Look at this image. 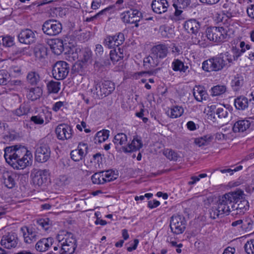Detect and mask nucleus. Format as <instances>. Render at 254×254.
Listing matches in <instances>:
<instances>
[{
	"mask_svg": "<svg viewBox=\"0 0 254 254\" xmlns=\"http://www.w3.org/2000/svg\"><path fill=\"white\" fill-rule=\"evenodd\" d=\"M168 6V1L166 0H153L151 4L153 11L158 14L166 12Z\"/></svg>",
	"mask_w": 254,
	"mask_h": 254,
	"instance_id": "393cba45",
	"label": "nucleus"
},
{
	"mask_svg": "<svg viewBox=\"0 0 254 254\" xmlns=\"http://www.w3.org/2000/svg\"><path fill=\"white\" fill-rule=\"evenodd\" d=\"M186 226V221L184 216L179 214L173 215L171 218L170 227L171 231L175 234L183 233Z\"/></svg>",
	"mask_w": 254,
	"mask_h": 254,
	"instance_id": "6e6552de",
	"label": "nucleus"
},
{
	"mask_svg": "<svg viewBox=\"0 0 254 254\" xmlns=\"http://www.w3.org/2000/svg\"><path fill=\"white\" fill-rule=\"evenodd\" d=\"M34 53L37 59L41 60L47 57V49L42 45H38L34 48Z\"/></svg>",
	"mask_w": 254,
	"mask_h": 254,
	"instance_id": "c9c22d12",
	"label": "nucleus"
},
{
	"mask_svg": "<svg viewBox=\"0 0 254 254\" xmlns=\"http://www.w3.org/2000/svg\"><path fill=\"white\" fill-rule=\"evenodd\" d=\"M151 53L160 61L167 57L168 54V47L165 44H160L153 46L151 50Z\"/></svg>",
	"mask_w": 254,
	"mask_h": 254,
	"instance_id": "6ab92c4d",
	"label": "nucleus"
},
{
	"mask_svg": "<svg viewBox=\"0 0 254 254\" xmlns=\"http://www.w3.org/2000/svg\"><path fill=\"white\" fill-rule=\"evenodd\" d=\"M243 167L241 165H239L234 169L228 168L221 169L220 172L222 173H229L230 175H232L234 172L238 171L242 169Z\"/></svg>",
	"mask_w": 254,
	"mask_h": 254,
	"instance_id": "0e129e2a",
	"label": "nucleus"
},
{
	"mask_svg": "<svg viewBox=\"0 0 254 254\" xmlns=\"http://www.w3.org/2000/svg\"><path fill=\"white\" fill-rule=\"evenodd\" d=\"M69 65L64 61L57 62L53 67L52 74L57 80H63L67 76L69 71Z\"/></svg>",
	"mask_w": 254,
	"mask_h": 254,
	"instance_id": "0eeeda50",
	"label": "nucleus"
},
{
	"mask_svg": "<svg viewBox=\"0 0 254 254\" xmlns=\"http://www.w3.org/2000/svg\"><path fill=\"white\" fill-rule=\"evenodd\" d=\"M244 248L247 254H254V240L248 241L245 244Z\"/></svg>",
	"mask_w": 254,
	"mask_h": 254,
	"instance_id": "bf43d9fd",
	"label": "nucleus"
},
{
	"mask_svg": "<svg viewBox=\"0 0 254 254\" xmlns=\"http://www.w3.org/2000/svg\"><path fill=\"white\" fill-rule=\"evenodd\" d=\"M212 137L209 135H204L203 136L195 138L194 143L199 147L207 145L212 140Z\"/></svg>",
	"mask_w": 254,
	"mask_h": 254,
	"instance_id": "a18cd8bd",
	"label": "nucleus"
},
{
	"mask_svg": "<svg viewBox=\"0 0 254 254\" xmlns=\"http://www.w3.org/2000/svg\"><path fill=\"white\" fill-rule=\"evenodd\" d=\"M91 51L88 49H83L82 50H79V54H77V49H76V53L77 54V59H79L82 61V62H87L91 57Z\"/></svg>",
	"mask_w": 254,
	"mask_h": 254,
	"instance_id": "58836bf2",
	"label": "nucleus"
},
{
	"mask_svg": "<svg viewBox=\"0 0 254 254\" xmlns=\"http://www.w3.org/2000/svg\"><path fill=\"white\" fill-rule=\"evenodd\" d=\"M200 26L199 22L194 19L187 20L184 24V28L188 33L196 35L199 30Z\"/></svg>",
	"mask_w": 254,
	"mask_h": 254,
	"instance_id": "5701e85b",
	"label": "nucleus"
},
{
	"mask_svg": "<svg viewBox=\"0 0 254 254\" xmlns=\"http://www.w3.org/2000/svg\"><path fill=\"white\" fill-rule=\"evenodd\" d=\"M17 146L14 145L5 147L4 157L6 162L14 169H23L30 164L32 155L26 148Z\"/></svg>",
	"mask_w": 254,
	"mask_h": 254,
	"instance_id": "f03ea898",
	"label": "nucleus"
},
{
	"mask_svg": "<svg viewBox=\"0 0 254 254\" xmlns=\"http://www.w3.org/2000/svg\"><path fill=\"white\" fill-rule=\"evenodd\" d=\"M18 38L20 43L27 45L34 43L36 39L34 32L29 29L22 30Z\"/></svg>",
	"mask_w": 254,
	"mask_h": 254,
	"instance_id": "f3484780",
	"label": "nucleus"
},
{
	"mask_svg": "<svg viewBox=\"0 0 254 254\" xmlns=\"http://www.w3.org/2000/svg\"><path fill=\"white\" fill-rule=\"evenodd\" d=\"M109 130L106 129L98 131L94 138V143L98 144L105 141L109 137Z\"/></svg>",
	"mask_w": 254,
	"mask_h": 254,
	"instance_id": "f704fd0d",
	"label": "nucleus"
},
{
	"mask_svg": "<svg viewBox=\"0 0 254 254\" xmlns=\"http://www.w3.org/2000/svg\"><path fill=\"white\" fill-rule=\"evenodd\" d=\"M231 51L233 53V56L231 55L232 64L233 61H237L238 59L241 56V55L243 53V51L242 50H240V49L236 46H232L231 48Z\"/></svg>",
	"mask_w": 254,
	"mask_h": 254,
	"instance_id": "4d7b16f0",
	"label": "nucleus"
},
{
	"mask_svg": "<svg viewBox=\"0 0 254 254\" xmlns=\"http://www.w3.org/2000/svg\"><path fill=\"white\" fill-rule=\"evenodd\" d=\"M253 221L251 218H246L243 220V223L241 225V228L246 229V231H250L253 228Z\"/></svg>",
	"mask_w": 254,
	"mask_h": 254,
	"instance_id": "13d9d810",
	"label": "nucleus"
},
{
	"mask_svg": "<svg viewBox=\"0 0 254 254\" xmlns=\"http://www.w3.org/2000/svg\"><path fill=\"white\" fill-rule=\"evenodd\" d=\"M244 82L243 77L240 75L237 74L232 80L231 84L234 91H238L243 85Z\"/></svg>",
	"mask_w": 254,
	"mask_h": 254,
	"instance_id": "c03bdc74",
	"label": "nucleus"
},
{
	"mask_svg": "<svg viewBox=\"0 0 254 254\" xmlns=\"http://www.w3.org/2000/svg\"><path fill=\"white\" fill-rule=\"evenodd\" d=\"M10 75L4 69L0 70V85H6L9 81Z\"/></svg>",
	"mask_w": 254,
	"mask_h": 254,
	"instance_id": "6e6d98bb",
	"label": "nucleus"
},
{
	"mask_svg": "<svg viewBox=\"0 0 254 254\" xmlns=\"http://www.w3.org/2000/svg\"><path fill=\"white\" fill-rule=\"evenodd\" d=\"M103 157L104 155L100 153H96L93 155V159L95 162H97L99 166L102 163Z\"/></svg>",
	"mask_w": 254,
	"mask_h": 254,
	"instance_id": "338daca9",
	"label": "nucleus"
},
{
	"mask_svg": "<svg viewBox=\"0 0 254 254\" xmlns=\"http://www.w3.org/2000/svg\"><path fill=\"white\" fill-rule=\"evenodd\" d=\"M109 56L110 59L108 58V56H107V59H104L102 58V62H103L104 65L105 66L110 65L111 64L110 61H112L113 64H115L120 60L123 59V58L118 54L117 50H111L110 51Z\"/></svg>",
	"mask_w": 254,
	"mask_h": 254,
	"instance_id": "c85d7f7f",
	"label": "nucleus"
},
{
	"mask_svg": "<svg viewBox=\"0 0 254 254\" xmlns=\"http://www.w3.org/2000/svg\"><path fill=\"white\" fill-rule=\"evenodd\" d=\"M14 44L13 38L6 36L5 37H0V45H2L5 47H11Z\"/></svg>",
	"mask_w": 254,
	"mask_h": 254,
	"instance_id": "5fc2aeb1",
	"label": "nucleus"
},
{
	"mask_svg": "<svg viewBox=\"0 0 254 254\" xmlns=\"http://www.w3.org/2000/svg\"><path fill=\"white\" fill-rule=\"evenodd\" d=\"M115 89V85L111 81L95 80L90 92L93 98L101 99L111 94Z\"/></svg>",
	"mask_w": 254,
	"mask_h": 254,
	"instance_id": "20e7f679",
	"label": "nucleus"
},
{
	"mask_svg": "<svg viewBox=\"0 0 254 254\" xmlns=\"http://www.w3.org/2000/svg\"><path fill=\"white\" fill-rule=\"evenodd\" d=\"M173 6L175 8V14L180 15L182 12V9L186 8L190 6L191 0H173Z\"/></svg>",
	"mask_w": 254,
	"mask_h": 254,
	"instance_id": "bb28decb",
	"label": "nucleus"
},
{
	"mask_svg": "<svg viewBox=\"0 0 254 254\" xmlns=\"http://www.w3.org/2000/svg\"><path fill=\"white\" fill-rule=\"evenodd\" d=\"M64 242L61 244V254H73L77 247V241L74 235L67 233Z\"/></svg>",
	"mask_w": 254,
	"mask_h": 254,
	"instance_id": "9d476101",
	"label": "nucleus"
},
{
	"mask_svg": "<svg viewBox=\"0 0 254 254\" xmlns=\"http://www.w3.org/2000/svg\"><path fill=\"white\" fill-rule=\"evenodd\" d=\"M57 138L59 140H64L71 138L73 134L72 127L67 124L59 125L55 129Z\"/></svg>",
	"mask_w": 254,
	"mask_h": 254,
	"instance_id": "2eb2a0df",
	"label": "nucleus"
},
{
	"mask_svg": "<svg viewBox=\"0 0 254 254\" xmlns=\"http://www.w3.org/2000/svg\"><path fill=\"white\" fill-rule=\"evenodd\" d=\"M16 178V175L12 172L6 171L0 172V181L8 189H12L15 187Z\"/></svg>",
	"mask_w": 254,
	"mask_h": 254,
	"instance_id": "a211bd4d",
	"label": "nucleus"
},
{
	"mask_svg": "<svg viewBox=\"0 0 254 254\" xmlns=\"http://www.w3.org/2000/svg\"><path fill=\"white\" fill-rule=\"evenodd\" d=\"M42 89L39 87H32L27 91V97L32 101L39 99L42 94Z\"/></svg>",
	"mask_w": 254,
	"mask_h": 254,
	"instance_id": "2f4dec72",
	"label": "nucleus"
},
{
	"mask_svg": "<svg viewBox=\"0 0 254 254\" xmlns=\"http://www.w3.org/2000/svg\"><path fill=\"white\" fill-rule=\"evenodd\" d=\"M203 34L199 33L196 39L194 40V42L196 44H198L202 47H205L207 46V44L205 42V40H203Z\"/></svg>",
	"mask_w": 254,
	"mask_h": 254,
	"instance_id": "680f3d73",
	"label": "nucleus"
},
{
	"mask_svg": "<svg viewBox=\"0 0 254 254\" xmlns=\"http://www.w3.org/2000/svg\"><path fill=\"white\" fill-rule=\"evenodd\" d=\"M49 174V171L48 170H39L34 173L33 181L35 184L39 186H42L47 183Z\"/></svg>",
	"mask_w": 254,
	"mask_h": 254,
	"instance_id": "aec40b11",
	"label": "nucleus"
},
{
	"mask_svg": "<svg viewBox=\"0 0 254 254\" xmlns=\"http://www.w3.org/2000/svg\"><path fill=\"white\" fill-rule=\"evenodd\" d=\"M111 8H112V6H109V7L102 10L101 11H100V12L97 13L96 14H95L94 16L86 18L85 21L86 22H90V21H93L95 19L97 18L100 15L103 14L105 12L109 10Z\"/></svg>",
	"mask_w": 254,
	"mask_h": 254,
	"instance_id": "e2e57ef3",
	"label": "nucleus"
},
{
	"mask_svg": "<svg viewBox=\"0 0 254 254\" xmlns=\"http://www.w3.org/2000/svg\"><path fill=\"white\" fill-rule=\"evenodd\" d=\"M54 242L52 237L42 238L39 240L35 245V249L39 252H45L48 250Z\"/></svg>",
	"mask_w": 254,
	"mask_h": 254,
	"instance_id": "b1692460",
	"label": "nucleus"
},
{
	"mask_svg": "<svg viewBox=\"0 0 254 254\" xmlns=\"http://www.w3.org/2000/svg\"><path fill=\"white\" fill-rule=\"evenodd\" d=\"M163 154L169 160L176 161L179 157L178 153L172 149H167L163 151Z\"/></svg>",
	"mask_w": 254,
	"mask_h": 254,
	"instance_id": "864d4df0",
	"label": "nucleus"
},
{
	"mask_svg": "<svg viewBox=\"0 0 254 254\" xmlns=\"http://www.w3.org/2000/svg\"><path fill=\"white\" fill-rule=\"evenodd\" d=\"M143 146V143L141 137L138 136L133 137L131 143L127 144V146H123V150L124 152H131L139 150Z\"/></svg>",
	"mask_w": 254,
	"mask_h": 254,
	"instance_id": "4be33fe9",
	"label": "nucleus"
},
{
	"mask_svg": "<svg viewBox=\"0 0 254 254\" xmlns=\"http://www.w3.org/2000/svg\"><path fill=\"white\" fill-rule=\"evenodd\" d=\"M30 121L37 125H42L44 122L43 118L39 115L32 116Z\"/></svg>",
	"mask_w": 254,
	"mask_h": 254,
	"instance_id": "69168bd1",
	"label": "nucleus"
},
{
	"mask_svg": "<svg viewBox=\"0 0 254 254\" xmlns=\"http://www.w3.org/2000/svg\"><path fill=\"white\" fill-rule=\"evenodd\" d=\"M64 102L62 101H59L55 103L52 107V110L55 112L59 111L60 109L64 106Z\"/></svg>",
	"mask_w": 254,
	"mask_h": 254,
	"instance_id": "774afa93",
	"label": "nucleus"
},
{
	"mask_svg": "<svg viewBox=\"0 0 254 254\" xmlns=\"http://www.w3.org/2000/svg\"><path fill=\"white\" fill-rule=\"evenodd\" d=\"M211 95L212 96H219L226 91V87L225 85H217L213 87L211 89Z\"/></svg>",
	"mask_w": 254,
	"mask_h": 254,
	"instance_id": "09e8293b",
	"label": "nucleus"
},
{
	"mask_svg": "<svg viewBox=\"0 0 254 254\" xmlns=\"http://www.w3.org/2000/svg\"><path fill=\"white\" fill-rule=\"evenodd\" d=\"M61 83L51 80L47 85V89L50 93H57L60 89Z\"/></svg>",
	"mask_w": 254,
	"mask_h": 254,
	"instance_id": "49530a36",
	"label": "nucleus"
},
{
	"mask_svg": "<svg viewBox=\"0 0 254 254\" xmlns=\"http://www.w3.org/2000/svg\"><path fill=\"white\" fill-rule=\"evenodd\" d=\"M88 150L87 144L80 142L78 144L77 149L71 151V158L75 162L79 161L87 154Z\"/></svg>",
	"mask_w": 254,
	"mask_h": 254,
	"instance_id": "dca6fc26",
	"label": "nucleus"
},
{
	"mask_svg": "<svg viewBox=\"0 0 254 254\" xmlns=\"http://www.w3.org/2000/svg\"><path fill=\"white\" fill-rule=\"evenodd\" d=\"M160 30L162 36L164 38H169L173 34L172 28L168 26L162 25L160 26Z\"/></svg>",
	"mask_w": 254,
	"mask_h": 254,
	"instance_id": "603ef678",
	"label": "nucleus"
},
{
	"mask_svg": "<svg viewBox=\"0 0 254 254\" xmlns=\"http://www.w3.org/2000/svg\"><path fill=\"white\" fill-rule=\"evenodd\" d=\"M19 242L17 234L15 232H8L2 237L0 244L4 248L7 249L15 248L17 247Z\"/></svg>",
	"mask_w": 254,
	"mask_h": 254,
	"instance_id": "ddd939ff",
	"label": "nucleus"
},
{
	"mask_svg": "<svg viewBox=\"0 0 254 254\" xmlns=\"http://www.w3.org/2000/svg\"><path fill=\"white\" fill-rule=\"evenodd\" d=\"M104 175L102 171L94 174L91 177V180L93 184L102 185L105 183L104 179Z\"/></svg>",
	"mask_w": 254,
	"mask_h": 254,
	"instance_id": "3c124183",
	"label": "nucleus"
},
{
	"mask_svg": "<svg viewBox=\"0 0 254 254\" xmlns=\"http://www.w3.org/2000/svg\"><path fill=\"white\" fill-rule=\"evenodd\" d=\"M172 67L174 71L186 72L189 67L185 65L184 63L179 59H175L172 63Z\"/></svg>",
	"mask_w": 254,
	"mask_h": 254,
	"instance_id": "4c0bfd02",
	"label": "nucleus"
},
{
	"mask_svg": "<svg viewBox=\"0 0 254 254\" xmlns=\"http://www.w3.org/2000/svg\"><path fill=\"white\" fill-rule=\"evenodd\" d=\"M30 111V108L28 105L21 104L19 107L11 111L12 115L18 117H21L27 115Z\"/></svg>",
	"mask_w": 254,
	"mask_h": 254,
	"instance_id": "ea45409f",
	"label": "nucleus"
},
{
	"mask_svg": "<svg viewBox=\"0 0 254 254\" xmlns=\"http://www.w3.org/2000/svg\"><path fill=\"white\" fill-rule=\"evenodd\" d=\"M51 151L49 145L42 139L37 145L35 152V159L39 163L47 162L51 156Z\"/></svg>",
	"mask_w": 254,
	"mask_h": 254,
	"instance_id": "423d86ee",
	"label": "nucleus"
},
{
	"mask_svg": "<svg viewBox=\"0 0 254 254\" xmlns=\"http://www.w3.org/2000/svg\"><path fill=\"white\" fill-rule=\"evenodd\" d=\"M240 199V203L238 204L237 205H235V209L233 211L236 210V214H243L247 210L249 207V202L246 200ZM236 204V203H235Z\"/></svg>",
	"mask_w": 254,
	"mask_h": 254,
	"instance_id": "79ce46f5",
	"label": "nucleus"
},
{
	"mask_svg": "<svg viewBox=\"0 0 254 254\" xmlns=\"http://www.w3.org/2000/svg\"><path fill=\"white\" fill-rule=\"evenodd\" d=\"M193 95L196 100L198 102L206 99V91L204 90L203 86L200 85L195 86L193 89Z\"/></svg>",
	"mask_w": 254,
	"mask_h": 254,
	"instance_id": "cd10ccee",
	"label": "nucleus"
},
{
	"mask_svg": "<svg viewBox=\"0 0 254 254\" xmlns=\"http://www.w3.org/2000/svg\"><path fill=\"white\" fill-rule=\"evenodd\" d=\"M102 173L104 175V179L105 180V183L112 181L116 179V177H114L113 172L111 170L102 171Z\"/></svg>",
	"mask_w": 254,
	"mask_h": 254,
	"instance_id": "052dcab7",
	"label": "nucleus"
},
{
	"mask_svg": "<svg viewBox=\"0 0 254 254\" xmlns=\"http://www.w3.org/2000/svg\"><path fill=\"white\" fill-rule=\"evenodd\" d=\"M252 122L245 119L236 121L233 125L232 130L235 133H241L247 131L250 128Z\"/></svg>",
	"mask_w": 254,
	"mask_h": 254,
	"instance_id": "412c9836",
	"label": "nucleus"
},
{
	"mask_svg": "<svg viewBox=\"0 0 254 254\" xmlns=\"http://www.w3.org/2000/svg\"><path fill=\"white\" fill-rule=\"evenodd\" d=\"M143 62L144 66H146L147 68H151L157 66L159 64L160 61L156 58L155 56H153L151 53L149 56L144 59Z\"/></svg>",
	"mask_w": 254,
	"mask_h": 254,
	"instance_id": "72a5a7b5",
	"label": "nucleus"
},
{
	"mask_svg": "<svg viewBox=\"0 0 254 254\" xmlns=\"http://www.w3.org/2000/svg\"><path fill=\"white\" fill-rule=\"evenodd\" d=\"M13 54L17 57H20L22 55L30 56L31 55L30 47L16 48L13 50Z\"/></svg>",
	"mask_w": 254,
	"mask_h": 254,
	"instance_id": "8fccbe9b",
	"label": "nucleus"
},
{
	"mask_svg": "<svg viewBox=\"0 0 254 254\" xmlns=\"http://www.w3.org/2000/svg\"><path fill=\"white\" fill-rule=\"evenodd\" d=\"M122 19L124 22L129 24H135V26L138 27V22L142 18V13L136 9H130L124 12L122 14Z\"/></svg>",
	"mask_w": 254,
	"mask_h": 254,
	"instance_id": "9b49d317",
	"label": "nucleus"
},
{
	"mask_svg": "<svg viewBox=\"0 0 254 254\" xmlns=\"http://www.w3.org/2000/svg\"><path fill=\"white\" fill-rule=\"evenodd\" d=\"M244 192L240 190L231 191L220 196L216 206L210 210V216L213 219L229 215L235 208V203L243 198Z\"/></svg>",
	"mask_w": 254,
	"mask_h": 254,
	"instance_id": "f257e3e1",
	"label": "nucleus"
},
{
	"mask_svg": "<svg viewBox=\"0 0 254 254\" xmlns=\"http://www.w3.org/2000/svg\"><path fill=\"white\" fill-rule=\"evenodd\" d=\"M184 113V109L182 107L176 106L170 110V113H168L169 116L172 118L180 117Z\"/></svg>",
	"mask_w": 254,
	"mask_h": 254,
	"instance_id": "de8ad7c7",
	"label": "nucleus"
},
{
	"mask_svg": "<svg viewBox=\"0 0 254 254\" xmlns=\"http://www.w3.org/2000/svg\"><path fill=\"white\" fill-rule=\"evenodd\" d=\"M228 110L225 106L217 108L216 111L214 112V115H216L218 118L225 120L226 121H227L226 119L228 118Z\"/></svg>",
	"mask_w": 254,
	"mask_h": 254,
	"instance_id": "37998d69",
	"label": "nucleus"
},
{
	"mask_svg": "<svg viewBox=\"0 0 254 254\" xmlns=\"http://www.w3.org/2000/svg\"><path fill=\"white\" fill-rule=\"evenodd\" d=\"M48 44L53 52L57 55H61L64 51V44L63 40L59 39H52L48 41Z\"/></svg>",
	"mask_w": 254,
	"mask_h": 254,
	"instance_id": "a878e982",
	"label": "nucleus"
},
{
	"mask_svg": "<svg viewBox=\"0 0 254 254\" xmlns=\"http://www.w3.org/2000/svg\"><path fill=\"white\" fill-rule=\"evenodd\" d=\"M27 82L31 85H38L41 80L39 73L36 71H29L26 76Z\"/></svg>",
	"mask_w": 254,
	"mask_h": 254,
	"instance_id": "7c9ffc66",
	"label": "nucleus"
},
{
	"mask_svg": "<svg viewBox=\"0 0 254 254\" xmlns=\"http://www.w3.org/2000/svg\"><path fill=\"white\" fill-rule=\"evenodd\" d=\"M34 227H22L20 231L22 233L24 242L27 244H31L35 242L39 238L40 235Z\"/></svg>",
	"mask_w": 254,
	"mask_h": 254,
	"instance_id": "f8f14e48",
	"label": "nucleus"
},
{
	"mask_svg": "<svg viewBox=\"0 0 254 254\" xmlns=\"http://www.w3.org/2000/svg\"><path fill=\"white\" fill-rule=\"evenodd\" d=\"M232 64L231 55L229 52L221 53L213 58L205 61L202 68L206 71H219L228 68Z\"/></svg>",
	"mask_w": 254,
	"mask_h": 254,
	"instance_id": "7ed1b4c3",
	"label": "nucleus"
},
{
	"mask_svg": "<svg viewBox=\"0 0 254 254\" xmlns=\"http://www.w3.org/2000/svg\"><path fill=\"white\" fill-rule=\"evenodd\" d=\"M42 30L45 34L49 36H56L62 32V25L57 20H48L43 23Z\"/></svg>",
	"mask_w": 254,
	"mask_h": 254,
	"instance_id": "1a4fd4ad",
	"label": "nucleus"
},
{
	"mask_svg": "<svg viewBox=\"0 0 254 254\" xmlns=\"http://www.w3.org/2000/svg\"><path fill=\"white\" fill-rule=\"evenodd\" d=\"M249 103L248 98L243 96L238 97L234 100L236 108L240 110H244L247 109L249 106Z\"/></svg>",
	"mask_w": 254,
	"mask_h": 254,
	"instance_id": "c756f323",
	"label": "nucleus"
},
{
	"mask_svg": "<svg viewBox=\"0 0 254 254\" xmlns=\"http://www.w3.org/2000/svg\"><path fill=\"white\" fill-rule=\"evenodd\" d=\"M36 223L38 226L46 231L52 226V222L48 218L38 219Z\"/></svg>",
	"mask_w": 254,
	"mask_h": 254,
	"instance_id": "a19ab883",
	"label": "nucleus"
},
{
	"mask_svg": "<svg viewBox=\"0 0 254 254\" xmlns=\"http://www.w3.org/2000/svg\"><path fill=\"white\" fill-rule=\"evenodd\" d=\"M125 41L124 34L119 33L113 36H107L104 40V45L109 49H114L123 44Z\"/></svg>",
	"mask_w": 254,
	"mask_h": 254,
	"instance_id": "4468645a",
	"label": "nucleus"
},
{
	"mask_svg": "<svg viewBox=\"0 0 254 254\" xmlns=\"http://www.w3.org/2000/svg\"><path fill=\"white\" fill-rule=\"evenodd\" d=\"M127 138L126 134L124 133H119L117 134L114 138L113 142L117 146H126L127 144Z\"/></svg>",
	"mask_w": 254,
	"mask_h": 254,
	"instance_id": "e433bc0d",
	"label": "nucleus"
},
{
	"mask_svg": "<svg viewBox=\"0 0 254 254\" xmlns=\"http://www.w3.org/2000/svg\"><path fill=\"white\" fill-rule=\"evenodd\" d=\"M206 36L210 41L220 43L228 38V30L223 27H209L206 29Z\"/></svg>",
	"mask_w": 254,
	"mask_h": 254,
	"instance_id": "39448f33",
	"label": "nucleus"
},
{
	"mask_svg": "<svg viewBox=\"0 0 254 254\" xmlns=\"http://www.w3.org/2000/svg\"><path fill=\"white\" fill-rule=\"evenodd\" d=\"M222 7L227 12V16L229 18L233 16L236 13V4L230 1L226 0Z\"/></svg>",
	"mask_w": 254,
	"mask_h": 254,
	"instance_id": "473e14b6",
	"label": "nucleus"
}]
</instances>
